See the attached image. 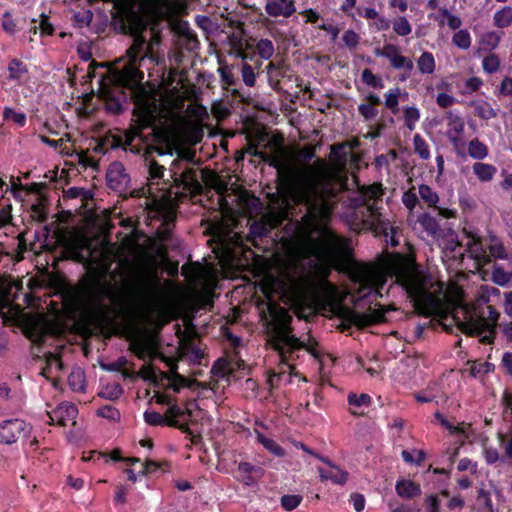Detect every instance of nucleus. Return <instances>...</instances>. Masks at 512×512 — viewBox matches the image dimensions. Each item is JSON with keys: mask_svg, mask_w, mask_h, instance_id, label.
Listing matches in <instances>:
<instances>
[{"mask_svg": "<svg viewBox=\"0 0 512 512\" xmlns=\"http://www.w3.org/2000/svg\"><path fill=\"white\" fill-rule=\"evenodd\" d=\"M343 170L341 163L328 165L317 160L299 175L294 185V197L306 207L302 222L297 224L302 247L279 261L262 278L261 290L267 304L261 317L267 328L268 343L278 353L283 365L278 373L270 376L271 385L286 372L296 375L293 361L305 346L303 340L291 334L292 318L278 301L294 308L318 301L332 288L325 279L329 264L350 253L348 241L326 227L332 198L338 191L348 189L349 179L344 177Z\"/></svg>", "mask_w": 512, "mask_h": 512, "instance_id": "f257e3e1", "label": "nucleus"}, {"mask_svg": "<svg viewBox=\"0 0 512 512\" xmlns=\"http://www.w3.org/2000/svg\"><path fill=\"white\" fill-rule=\"evenodd\" d=\"M388 280L406 291L419 313L451 315L463 333L482 335V342L492 341L499 313L488 303L491 296L500 295L499 289L484 285L473 302H465L464 292L458 285H445L421 269L411 256L401 254L388 255L377 267L361 266L353 274L358 298L382 297Z\"/></svg>", "mask_w": 512, "mask_h": 512, "instance_id": "f03ea898", "label": "nucleus"}, {"mask_svg": "<svg viewBox=\"0 0 512 512\" xmlns=\"http://www.w3.org/2000/svg\"><path fill=\"white\" fill-rule=\"evenodd\" d=\"M123 225L128 232L122 238L119 249L109 242L93 246L89 237L81 235L71 243L68 249L70 257L82 263L87 271L97 278L106 275L115 261L119 262L118 267L131 266L136 274L138 289L141 293L147 294L148 290L157 286V280L147 271L148 238L136 230L130 220H124Z\"/></svg>", "mask_w": 512, "mask_h": 512, "instance_id": "7ed1b4c3", "label": "nucleus"}, {"mask_svg": "<svg viewBox=\"0 0 512 512\" xmlns=\"http://www.w3.org/2000/svg\"><path fill=\"white\" fill-rule=\"evenodd\" d=\"M145 43L142 35H135L133 44L127 51L128 60L123 66L108 69L106 75L100 76L98 93L105 101L107 110L112 113H119L126 101L124 88L133 90L143 80V73L138 70L137 63L150 56V46Z\"/></svg>", "mask_w": 512, "mask_h": 512, "instance_id": "20e7f679", "label": "nucleus"}, {"mask_svg": "<svg viewBox=\"0 0 512 512\" xmlns=\"http://www.w3.org/2000/svg\"><path fill=\"white\" fill-rule=\"evenodd\" d=\"M382 195L380 184L361 186L357 196L352 199L355 206L353 229L355 231L369 230L375 235H383L391 246L398 245L395 239V229L390 221L380 212L378 199Z\"/></svg>", "mask_w": 512, "mask_h": 512, "instance_id": "39448f33", "label": "nucleus"}, {"mask_svg": "<svg viewBox=\"0 0 512 512\" xmlns=\"http://www.w3.org/2000/svg\"><path fill=\"white\" fill-rule=\"evenodd\" d=\"M144 419L149 425L167 424L193 436H199L204 425L210 422L207 413L194 400L187 401L184 406L171 405L164 415L147 411Z\"/></svg>", "mask_w": 512, "mask_h": 512, "instance_id": "423d86ee", "label": "nucleus"}, {"mask_svg": "<svg viewBox=\"0 0 512 512\" xmlns=\"http://www.w3.org/2000/svg\"><path fill=\"white\" fill-rule=\"evenodd\" d=\"M117 303V291L111 284L98 282L90 290L89 305L98 317L108 316Z\"/></svg>", "mask_w": 512, "mask_h": 512, "instance_id": "0eeeda50", "label": "nucleus"}, {"mask_svg": "<svg viewBox=\"0 0 512 512\" xmlns=\"http://www.w3.org/2000/svg\"><path fill=\"white\" fill-rule=\"evenodd\" d=\"M146 116L142 120L140 126H134L130 130L125 133L124 139V148L129 149L133 153H140L143 149L142 145L144 144L142 131L143 129L151 126L154 122V119L158 114V106L156 103L150 104L147 103Z\"/></svg>", "mask_w": 512, "mask_h": 512, "instance_id": "6e6552de", "label": "nucleus"}, {"mask_svg": "<svg viewBox=\"0 0 512 512\" xmlns=\"http://www.w3.org/2000/svg\"><path fill=\"white\" fill-rule=\"evenodd\" d=\"M130 349L140 359H154L158 357V340L153 333H140L130 342Z\"/></svg>", "mask_w": 512, "mask_h": 512, "instance_id": "1a4fd4ad", "label": "nucleus"}, {"mask_svg": "<svg viewBox=\"0 0 512 512\" xmlns=\"http://www.w3.org/2000/svg\"><path fill=\"white\" fill-rule=\"evenodd\" d=\"M30 430V425L22 419L5 420L0 423V443L13 444L25 437Z\"/></svg>", "mask_w": 512, "mask_h": 512, "instance_id": "9d476101", "label": "nucleus"}, {"mask_svg": "<svg viewBox=\"0 0 512 512\" xmlns=\"http://www.w3.org/2000/svg\"><path fill=\"white\" fill-rule=\"evenodd\" d=\"M47 416L49 418V424H59L61 426L75 424L77 408L73 404L61 403L53 411L47 410Z\"/></svg>", "mask_w": 512, "mask_h": 512, "instance_id": "9b49d317", "label": "nucleus"}, {"mask_svg": "<svg viewBox=\"0 0 512 512\" xmlns=\"http://www.w3.org/2000/svg\"><path fill=\"white\" fill-rule=\"evenodd\" d=\"M40 370L41 375L51 381L52 385L56 388L60 374L63 371L62 361L56 355L49 354L40 360Z\"/></svg>", "mask_w": 512, "mask_h": 512, "instance_id": "f8f14e48", "label": "nucleus"}, {"mask_svg": "<svg viewBox=\"0 0 512 512\" xmlns=\"http://www.w3.org/2000/svg\"><path fill=\"white\" fill-rule=\"evenodd\" d=\"M265 12L273 18H289L296 12L294 0H266Z\"/></svg>", "mask_w": 512, "mask_h": 512, "instance_id": "ddd939ff", "label": "nucleus"}, {"mask_svg": "<svg viewBox=\"0 0 512 512\" xmlns=\"http://www.w3.org/2000/svg\"><path fill=\"white\" fill-rule=\"evenodd\" d=\"M185 93L179 89L174 88L171 95H166L161 98L160 106L163 110H167V116L174 118L177 117L184 105Z\"/></svg>", "mask_w": 512, "mask_h": 512, "instance_id": "4468645a", "label": "nucleus"}, {"mask_svg": "<svg viewBox=\"0 0 512 512\" xmlns=\"http://www.w3.org/2000/svg\"><path fill=\"white\" fill-rule=\"evenodd\" d=\"M466 246L468 253L476 261V268L479 269L490 261L486 246L478 236H469Z\"/></svg>", "mask_w": 512, "mask_h": 512, "instance_id": "2eb2a0df", "label": "nucleus"}, {"mask_svg": "<svg viewBox=\"0 0 512 512\" xmlns=\"http://www.w3.org/2000/svg\"><path fill=\"white\" fill-rule=\"evenodd\" d=\"M181 160L176 159L172 162L170 170L177 184L183 186L186 190H194L199 186L196 175L192 169H186L178 173V168Z\"/></svg>", "mask_w": 512, "mask_h": 512, "instance_id": "dca6fc26", "label": "nucleus"}, {"mask_svg": "<svg viewBox=\"0 0 512 512\" xmlns=\"http://www.w3.org/2000/svg\"><path fill=\"white\" fill-rule=\"evenodd\" d=\"M325 463L328 464L327 468H319L318 472L321 480H329L335 484L343 485L346 483L348 473L339 467L333 465L330 461L321 458Z\"/></svg>", "mask_w": 512, "mask_h": 512, "instance_id": "f3484780", "label": "nucleus"}, {"mask_svg": "<svg viewBox=\"0 0 512 512\" xmlns=\"http://www.w3.org/2000/svg\"><path fill=\"white\" fill-rule=\"evenodd\" d=\"M435 419L439 422V424L442 427L447 429L452 435L459 436L461 441H464L466 438H468L471 429L470 424L462 422L455 425L448 421L440 412L435 413Z\"/></svg>", "mask_w": 512, "mask_h": 512, "instance_id": "a211bd4d", "label": "nucleus"}, {"mask_svg": "<svg viewBox=\"0 0 512 512\" xmlns=\"http://www.w3.org/2000/svg\"><path fill=\"white\" fill-rule=\"evenodd\" d=\"M386 52L387 59L393 68L404 69L408 72L413 69V61L410 58L401 55L400 50L396 45L390 44V47Z\"/></svg>", "mask_w": 512, "mask_h": 512, "instance_id": "6ab92c4d", "label": "nucleus"}, {"mask_svg": "<svg viewBox=\"0 0 512 512\" xmlns=\"http://www.w3.org/2000/svg\"><path fill=\"white\" fill-rule=\"evenodd\" d=\"M239 479L246 486H253L257 479L263 475L261 468H256L249 463H240L238 466Z\"/></svg>", "mask_w": 512, "mask_h": 512, "instance_id": "aec40b11", "label": "nucleus"}, {"mask_svg": "<svg viewBox=\"0 0 512 512\" xmlns=\"http://www.w3.org/2000/svg\"><path fill=\"white\" fill-rule=\"evenodd\" d=\"M242 363L237 360L222 358L213 366V372L216 376L226 378L229 381L230 375L237 369H240Z\"/></svg>", "mask_w": 512, "mask_h": 512, "instance_id": "412c9836", "label": "nucleus"}, {"mask_svg": "<svg viewBox=\"0 0 512 512\" xmlns=\"http://www.w3.org/2000/svg\"><path fill=\"white\" fill-rule=\"evenodd\" d=\"M501 36L495 31L484 32L478 39V50L491 52L496 49L500 43Z\"/></svg>", "mask_w": 512, "mask_h": 512, "instance_id": "4be33fe9", "label": "nucleus"}, {"mask_svg": "<svg viewBox=\"0 0 512 512\" xmlns=\"http://www.w3.org/2000/svg\"><path fill=\"white\" fill-rule=\"evenodd\" d=\"M395 490L398 496L407 499L416 497L421 493L419 485L410 480L397 481Z\"/></svg>", "mask_w": 512, "mask_h": 512, "instance_id": "5701e85b", "label": "nucleus"}, {"mask_svg": "<svg viewBox=\"0 0 512 512\" xmlns=\"http://www.w3.org/2000/svg\"><path fill=\"white\" fill-rule=\"evenodd\" d=\"M278 224L277 220L272 217H265L260 221H254L250 227V233L254 237H262L266 235L272 228Z\"/></svg>", "mask_w": 512, "mask_h": 512, "instance_id": "b1692460", "label": "nucleus"}, {"mask_svg": "<svg viewBox=\"0 0 512 512\" xmlns=\"http://www.w3.org/2000/svg\"><path fill=\"white\" fill-rule=\"evenodd\" d=\"M447 125L449 127V134L452 141L458 140L459 135L464 130V122L461 117L454 113L453 111H449L446 114Z\"/></svg>", "mask_w": 512, "mask_h": 512, "instance_id": "393cba45", "label": "nucleus"}, {"mask_svg": "<svg viewBox=\"0 0 512 512\" xmlns=\"http://www.w3.org/2000/svg\"><path fill=\"white\" fill-rule=\"evenodd\" d=\"M472 170H473V173L476 175V177L481 182L491 181L497 172V169L495 166L488 164V163H483V162H476L472 166Z\"/></svg>", "mask_w": 512, "mask_h": 512, "instance_id": "a878e982", "label": "nucleus"}, {"mask_svg": "<svg viewBox=\"0 0 512 512\" xmlns=\"http://www.w3.org/2000/svg\"><path fill=\"white\" fill-rule=\"evenodd\" d=\"M9 78L21 83L28 78L27 67L19 60L14 59L8 66Z\"/></svg>", "mask_w": 512, "mask_h": 512, "instance_id": "bb28decb", "label": "nucleus"}, {"mask_svg": "<svg viewBox=\"0 0 512 512\" xmlns=\"http://www.w3.org/2000/svg\"><path fill=\"white\" fill-rule=\"evenodd\" d=\"M256 438L274 456L282 457L285 455L284 449L275 440L263 435L258 430H256Z\"/></svg>", "mask_w": 512, "mask_h": 512, "instance_id": "cd10ccee", "label": "nucleus"}, {"mask_svg": "<svg viewBox=\"0 0 512 512\" xmlns=\"http://www.w3.org/2000/svg\"><path fill=\"white\" fill-rule=\"evenodd\" d=\"M492 281L501 287H506L512 282V272L505 270L500 265H495L491 274Z\"/></svg>", "mask_w": 512, "mask_h": 512, "instance_id": "c85d7f7f", "label": "nucleus"}, {"mask_svg": "<svg viewBox=\"0 0 512 512\" xmlns=\"http://www.w3.org/2000/svg\"><path fill=\"white\" fill-rule=\"evenodd\" d=\"M494 25L498 28H506L512 24V7L505 6L495 12L493 16Z\"/></svg>", "mask_w": 512, "mask_h": 512, "instance_id": "c756f323", "label": "nucleus"}, {"mask_svg": "<svg viewBox=\"0 0 512 512\" xmlns=\"http://www.w3.org/2000/svg\"><path fill=\"white\" fill-rule=\"evenodd\" d=\"M417 66L422 74L434 73L436 63L433 54L430 52H423L417 60Z\"/></svg>", "mask_w": 512, "mask_h": 512, "instance_id": "7c9ffc66", "label": "nucleus"}, {"mask_svg": "<svg viewBox=\"0 0 512 512\" xmlns=\"http://www.w3.org/2000/svg\"><path fill=\"white\" fill-rule=\"evenodd\" d=\"M408 98L407 92H402L399 88L391 89L385 95V105L393 112L397 111L399 100H406Z\"/></svg>", "mask_w": 512, "mask_h": 512, "instance_id": "2f4dec72", "label": "nucleus"}, {"mask_svg": "<svg viewBox=\"0 0 512 512\" xmlns=\"http://www.w3.org/2000/svg\"><path fill=\"white\" fill-rule=\"evenodd\" d=\"M468 154L473 159L483 160L488 156V148L478 139H473L468 144Z\"/></svg>", "mask_w": 512, "mask_h": 512, "instance_id": "473e14b6", "label": "nucleus"}, {"mask_svg": "<svg viewBox=\"0 0 512 512\" xmlns=\"http://www.w3.org/2000/svg\"><path fill=\"white\" fill-rule=\"evenodd\" d=\"M489 253L492 257L497 259H508V253L501 240L492 236L487 243Z\"/></svg>", "mask_w": 512, "mask_h": 512, "instance_id": "72a5a7b5", "label": "nucleus"}, {"mask_svg": "<svg viewBox=\"0 0 512 512\" xmlns=\"http://www.w3.org/2000/svg\"><path fill=\"white\" fill-rule=\"evenodd\" d=\"M68 383L73 391L81 392L85 389V375L80 368L73 369L68 377Z\"/></svg>", "mask_w": 512, "mask_h": 512, "instance_id": "f704fd0d", "label": "nucleus"}, {"mask_svg": "<svg viewBox=\"0 0 512 512\" xmlns=\"http://www.w3.org/2000/svg\"><path fill=\"white\" fill-rule=\"evenodd\" d=\"M452 43L462 50H468L471 47L472 39L466 29L458 30L452 37Z\"/></svg>", "mask_w": 512, "mask_h": 512, "instance_id": "c9c22d12", "label": "nucleus"}, {"mask_svg": "<svg viewBox=\"0 0 512 512\" xmlns=\"http://www.w3.org/2000/svg\"><path fill=\"white\" fill-rule=\"evenodd\" d=\"M148 170H149V181H150V183L148 185V190L150 193H152V191L154 189L153 186L155 184L154 181H158L163 177L164 167L159 165L155 161H150Z\"/></svg>", "mask_w": 512, "mask_h": 512, "instance_id": "e433bc0d", "label": "nucleus"}, {"mask_svg": "<svg viewBox=\"0 0 512 512\" xmlns=\"http://www.w3.org/2000/svg\"><path fill=\"white\" fill-rule=\"evenodd\" d=\"M256 51L262 59L268 60L273 56L275 49L271 40L261 39L256 44Z\"/></svg>", "mask_w": 512, "mask_h": 512, "instance_id": "4c0bfd02", "label": "nucleus"}, {"mask_svg": "<svg viewBox=\"0 0 512 512\" xmlns=\"http://www.w3.org/2000/svg\"><path fill=\"white\" fill-rule=\"evenodd\" d=\"M418 193L423 201H425L429 206L436 207V204L439 201V197L435 191H433L427 185H420L418 188Z\"/></svg>", "mask_w": 512, "mask_h": 512, "instance_id": "58836bf2", "label": "nucleus"}, {"mask_svg": "<svg viewBox=\"0 0 512 512\" xmlns=\"http://www.w3.org/2000/svg\"><path fill=\"white\" fill-rule=\"evenodd\" d=\"M439 245L443 249L445 256L448 257L450 253L456 252V249L459 247V242L455 234L449 232Z\"/></svg>", "mask_w": 512, "mask_h": 512, "instance_id": "ea45409f", "label": "nucleus"}, {"mask_svg": "<svg viewBox=\"0 0 512 512\" xmlns=\"http://www.w3.org/2000/svg\"><path fill=\"white\" fill-rule=\"evenodd\" d=\"M415 152L424 160L430 158V149L428 143L419 135L416 134L413 138Z\"/></svg>", "mask_w": 512, "mask_h": 512, "instance_id": "a19ab883", "label": "nucleus"}, {"mask_svg": "<svg viewBox=\"0 0 512 512\" xmlns=\"http://www.w3.org/2000/svg\"><path fill=\"white\" fill-rule=\"evenodd\" d=\"M419 119H420V111L418 108L413 106V107H406L404 109L405 124L410 130H413L415 128L416 123L419 121Z\"/></svg>", "mask_w": 512, "mask_h": 512, "instance_id": "79ce46f5", "label": "nucleus"}, {"mask_svg": "<svg viewBox=\"0 0 512 512\" xmlns=\"http://www.w3.org/2000/svg\"><path fill=\"white\" fill-rule=\"evenodd\" d=\"M500 59L496 54H489L482 60V68L485 72L492 74L498 71Z\"/></svg>", "mask_w": 512, "mask_h": 512, "instance_id": "37998d69", "label": "nucleus"}, {"mask_svg": "<svg viewBox=\"0 0 512 512\" xmlns=\"http://www.w3.org/2000/svg\"><path fill=\"white\" fill-rule=\"evenodd\" d=\"M419 223L431 235H436L439 230L438 222L429 214H422L419 217Z\"/></svg>", "mask_w": 512, "mask_h": 512, "instance_id": "c03bdc74", "label": "nucleus"}, {"mask_svg": "<svg viewBox=\"0 0 512 512\" xmlns=\"http://www.w3.org/2000/svg\"><path fill=\"white\" fill-rule=\"evenodd\" d=\"M4 119L23 127L26 123V115L11 108H5L3 112Z\"/></svg>", "mask_w": 512, "mask_h": 512, "instance_id": "a18cd8bd", "label": "nucleus"}, {"mask_svg": "<svg viewBox=\"0 0 512 512\" xmlns=\"http://www.w3.org/2000/svg\"><path fill=\"white\" fill-rule=\"evenodd\" d=\"M393 30L399 36H407L411 33L412 27L405 17H398L393 22Z\"/></svg>", "mask_w": 512, "mask_h": 512, "instance_id": "49530a36", "label": "nucleus"}, {"mask_svg": "<svg viewBox=\"0 0 512 512\" xmlns=\"http://www.w3.org/2000/svg\"><path fill=\"white\" fill-rule=\"evenodd\" d=\"M362 80L363 82L373 88H382L383 81L381 78L377 77L373 72L369 69H364L362 72Z\"/></svg>", "mask_w": 512, "mask_h": 512, "instance_id": "de8ad7c7", "label": "nucleus"}, {"mask_svg": "<svg viewBox=\"0 0 512 512\" xmlns=\"http://www.w3.org/2000/svg\"><path fill=\"white\" fill-rule=\"evenodd\" d=\"M301 501L302 497L300 495H284L281 497V506L286 511H291L297 508Z\"/></svg>", "mask_w": 512, "mask_h": 512, "instance_id": "09e8293b", "label": "nucleus"}, {"mask_svg": "<svg viewBox=\"0 0 512 512\" xmlns=\"http://www.w3.org/2000/svg\"><path fill=\"white\" fill-rule=\"evenodd\" d=\"M371 402V397L368 394H360L357 395L356 393H350L348 395V403L351 406L355 407H362V406H369Z\"/></svg>", "mask_w": 512, "mask_h": 512, "instance_id": "8fccbe9b", "label": "nucleus"}, {"mask_svg": "<svg viewBox=\"0 0 512 512\" xmlns=\"http://www.w3.org/2000/svg\"><path fill=\"white\" fill-rule=\"evenodd\" d=\"M241 74L243 82L245 83L246 86L252 87L255 85L256 75L254 73L253 68L249 64H243Z\"/></svg>", "mask_w": 512, "mask_h": 512, "instance_id": "3c124183", "label": "nucleus"}, {"mask_svg": "<svg viewBox=\"0 0 512 512\" xmlns=\"http://www.w3.org/2000/svg\"><path fill=\"white\" fill-rule=\"evenodd\" d=\"M493 366L487 362H473L470 368V373L474 377H479L492 370Z\"/></svg>", "mask_w": 512, "mask_h": 512, "instance_id": "603ef678", "label": "nucleus"}, {"mask_svg": "<svg viewBox=\"0 0 512 512\" xmlns=\"http://www.w3.org/2000/svg\"><path fill=\"white\" fill-rule=\"evenodd\" d=\"M342 39L348 48L354 49L359 44L360 36L353 30H347L344 32Z\"/></svg>", "mask_w": 512, "mask_h": 512, "instance_id": "864d4df0", "label": "nucleus"}, {"mask_svg": "<svg viewBox=\"0 0 512 512\" xmlns=\"http://www.w3.org/2000/svg\"><path fill=\"white\" fill-rule=\"evenodd\" d=\"M97 414L103 418H107L109 420H118L120 417L119 411L112 406H104L98 409Z\"/></svg>", "mask_w": 512, "mask_h": 512, "instance_id": "5fc2aeb1", "label": "nucleus"}, {"mask_svg": "<svg viewBox=\"0 0 512 512\" xmlns=\"http://www.w3.org/2000/svg\"><path fill=\"white\" fill-rule=\"evenodd\" d=\"M442 16H446L447 25L449 26V28L456 30L461 27L462 20L458 16L450 13V11L448 9H446V8L442 9Z\"/></svg>", "mask_w": 512, "mask_h": 512, "instance_id": "6e6d98bb", "label": "nucleus"}, {"mask_svg": "<svg viewBox=\"0 0 512 512\" xmlns=\"http://www.w3.org/2000/svg\"><path fill=\"white\" fill-rule=\"evenodd\" d=\"M13 288H18L16 283L11 284L8 289H0V311L10 305V294Z\"/></svg>", "mask_w": 512, "mask_h": 512, "instance_id": "4d7b16f0", "label": "nucleus"}, {"mask_svg": "<svg viewBox=\"0 0 512 512\" xmlns=\"http://www.w3.org/2000/svg\"><path fill=\"white\" fill-rule=\"evenodd\" d=\"M137 376L145 380H155L157 377V372L153 365L144 364L140 371L137 373Z\"/></svg>", "mask_w": 512, "mask_h": 512, "instance_id": "13d9d810", "label": "nucleus"}, {"mask_svg": "<svg viewBox=\"0 0 512 512\" xmlns=\"http://www.w3.org/2000/svg\"><path fill=\"white\" fill-rule=\"evenodd\" d=\"M402 201H403V204L409 210H412L415 208V206L418 203L417 194L415 192H413L412 190H408V191L404 192V194L402 196Z\"/></svg>", "mask_w": 512, "mask_h": 512, "instance_id": "bf43d9fd", "label": "nucleus"}, {"mask_svg": "<svg viewBox=\"0 0 512 512\" xmlns=\"http://www.w3.org/2000/svg\"><path fill=\"white\" fill-rule=\"evenodd\" d=\"M99 394L104 398L116 399L122 394V389L119 385H113L111 387H106Z\"/></svg>", "mask_w": 512, "mask_h": 512, "instance_id": "052dcab7", "label": "nucleus"}, {"mask_svg": "<svg viewBox=\"0 0 512 512\" xmlns=\"http://www.w3.org/2000/svg\"><path fill=\"white\" fill-rule=\"evenodd\" d=\"M436 102L440 107L447 108L452 106L456 102V99L449 94L440 93L437 95Z\"/></svg>", "mask_w": 512, "mask_h": 512, "instance_id": "680f3d73", "label": "nucleus"}, {"mask_svg": "<svg viewBox=\"0 0 512 512\" xmlns=\"http://www.w3.org/2000/svg\"><path fill=\"white\" fill-rule=\"evenodd\" d=\"M477 114L483 119H491L496 116L493 108L488 104H482L477 107Z\"/></svg>", "mask_w": 512, "mask_h": 512, "instance_id": "e2e57ef3", "label": "nucleus"}, {"mask_svg": "<svg viewBox=\"0 0 512 512\" xmlns=\"http://www.w3.org/2000/svg\"><path fill=\"white\" fill-rule=\"evenodd\" d=\"M457 468L459 471H470L471 473H476L477 464L468 458H463L459 461Z\"/></svg>", "mask_w": 512, "mask_h": 512, "instance_id": "0e129e2a", "label": "nucleus"}, {"mask_svg": "<svg viewBox=\"0 0 512 512\" xmlns=\"http://www.w3.org/2000/svg\"><path fill=\"white\" fill-rule=\"evenodd\" d=\"M483 455L488 464H493L499 460V454L496 448L485 447Z\"/></svg>", "mask_w": 512, "mask_h": 512, "instance_id": "69168bd1", "label": "nucleus"}, {"mask_svg": "<svg viewBox=\"0 0 512 512\" xmlns=\"http://www.w3.org/2000/svg\"><path fill=\"white\" fill-rule=\"evenodd\" d=\"M351 502L356 512H362L365 508V498L362 494L354 493L351 495Z\"/></svg>", "mask_w": 512, "mask_h": 512, "instance_id": "338daca9", "label": "nucleus"}, {"mask_svg": "<svg viewBox=\"0 0 512 512\" xmlns=\"http://www.w3.org/2000/svg\"><path fill=\"white\" fill-rule=\"evenodd\" d=\"M499 92L504 96L512 95V77H506L503 79L499 88Z\"/></svg>", "mask_w": 512, "mask_h": 512, "instance_id": "774afa93", "label": "nucleus"}]
</instances>
